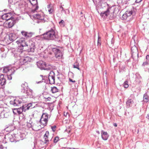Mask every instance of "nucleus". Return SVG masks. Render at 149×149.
Listing matches in <instances>:
<instances>
[{"instance_id": "nucleus-19", "label": "nucleus", "mask_w": 149, "mask_h": 149, "mask_svg": "<svg viewBox=\"0 0 149 149\" xmlns=\"http://www.w3.org/2000/svg\"><path fill=\"white\" fill-rule=\"evenodd\" d=\"M3 71L4 73H7V74L13 72L12 69L9 68L8 67L4 68L3 70Z\"/></svg>"}, {"instance_id": "nucleus-6", "label": "nucleus", "mask_w": 149, "mask_h": 149, "mask_svg": "<svg viewBox=\"0 0 149 149\" xmlns=\"http://www.w3.org/2000/svg\"><path fill=\"white\" fill-rule=\"evenodd\" d=\"M9 112L4 110L3 107H0V118H7L8 117Z\"/></svg>"}, {"instance_id": "nucleus-57", "label": "nucleus", "mask_w": 149, "mask_h": 149, "mask_svg": "<svg viewBox=\"0 0 149 149\" xmlns=\"http://www.w3.org/2000/svg\"><path fill=\"white\" fill-rule=\"evenodd\" d=\"M113 125L115 127H116L117 126V125L116 123H114L113 124Z\"/></svg>"}, {"instance_id": "nucleus-24", "label": "nucleus", "mask_w": 149, "mask_h": 149, "mask_svg": "<svg viewBox=\"0 0 149 149\" xmlns=\"http://www.w3.org/2000/svg\"><path fill=\"white\" fill-rule=\"evenodd\" d=\"M51 91L53 93H54L58 91V89L56 87L54 86L51 87Z\"/></svg>"}, {"instance_id": "nucleus-39", "label": "nucleus", "mask_w": 149, "mask_h": 149, "mask_svg": "<svg viewBox=\"0 0 149 149\" xmlns=\"http://www.w3.org/2000/svg\"><path fill=\"white\" fill-rule=\"evenodd\" d=\"M59 24L62 27H64L65 26V22L63 20H61L59 22Z\"/></svg>"}, {"instance_id": "nucleus-28", "label": "nucleus", "mask_w": 149, "mask_h": 149, "mask_svg": "<svg viewBox=\"0 0 149 149\" xmlns=\"http://www.w3.org/2000/svg\"><path fill=\"white\" fill-rule=\"evenodd\" d=\"M41 118H43L45 119L48 120V116L47 113H43L41 116Z\"/></svg>"}, {"instance_id": "nucleus-32", "label": "nucleus", "mask_w": 149, "mask_h": 149, "mask_svg": "<svg viewBox=\"0 0 149 149\" xmlns=\"http://www.w3.org/2000/svg\"><path fill=\"white\" fill-rule=\"evenodd\" d=\"M24 38H22L18 40L17 41V43L18 44H19L20 45L22 44L24 42L25 40Z\"/></svg>"}, {"instance_id": "nucleus-41", "label": "nucleus", "mask_w": 149, "mask_h": 149, "mask_svg": "<svg viewBox=\"0 0 149 149\" xmlns=\"http://www.w3.org/2000/svg\"><path fill=\"white\" fill-rule=\"evenodd\" d=\"M59 137L58 136H56L54 139V142L55 143H56L59 141Z\"/></svg>"}, {"instance_id": "nucleus-43", "label": "nucleus", "mask_w": 149, "mask_h": 149, "mask_svg": "<svg viewBox=\"0 0 149 149\" xmlns=\"http://www.w3.org/2000/svg\"><path fill=\"white\" fill-rule=\"evenodd\" d=\"M127 17H128L127 16L126 14V13H125V14H124L123 15L122 18L124 19H127Z\"/></svg>"}, {"instance_id": "nucleus-21", "label": "nucleus", "mask_w": 149, "mask_h": 149, "mask_svg": "<svg viewBox=\"0 0 149 149\" xmlns=\"http://www.w3.org/2000/svg\"><path fill=\"white\" fill-rule=\"evenodd\" d=\"M46 78L47 77L45 76L43 77L42 75H40L38 78V80L40 81H38L37 83L38 84L40 83L44 82L43 81L44 80L45 78Z\"/></svg>"}, {"instance_id": "nucleus-46", "label": "nucleus", "mask_w": 149, "mask_h": 149, "mask_svg": "<svg viewBox=\"0 0 149 149\" xmlns=\"http://www.w3.org/2000/svg\"><path fill=\"white\" fill-rule=\"evenodd\" d=\"M64 6V5H63L62 6H60V10L61 11H65L64 10V8L63 7V6Z\"/></svg>"}, {"instance_id": "nucleus-55", "label": "nucleus", "mask_w": 149, "mask_h": 149, "mask_svg": "<svg viewBox=\"0 0 149 149\" xmlns=\"http://www.w3.org/2000/svg\"><path fill=\"white\" fill-rule=\"evenodd\" d=\"M146 118L148 119H149V114H148L147 115V116H146Z\"/></svg>"}, {"instance_id": "nucleus-12", "label": "nucleus", "mask_w": 149, "mask_h": 149, "mask_svg": "<svg viewBox=\"0 0 149 149\" xmlns=\"http://www.w3.org/2000/svg\"><path fill=\"white\" fill-rule=\"evenodd\" d=\"M101 133L102 139L104 140H107L109 136L107 132L102 130Z\"/></svg>"}, {"instance_id": "nucleus-29", "label": "nucleus", "mask_w": 149, "mask_h": 149, "mask_svg": "<svg viewBox=\"0 0 149 149\" xmlns=\"http://www.w3.org/2000/svg\"><path fill=\"white\" fill-rule=\"evenodd\" d=\"M73 67L74 68H76L78 69V70H80V68L79 67V64L77 61L75 62L73 65Z\"/></svg>"}, {"instance_id": "nucleus-33", "label": "nucleus", "mask_w": 149, "mask_h": 149, "mask_svg": "<svg viewBox=\"0 0 149 149\" xmlns=\"http://www.w3.org/2000/svg\"><path fill=\"white\" fill-rule=\"evenodd\" d=\"M126 14L127 17L131 16L132 14L134 13L132 10L130 11H127L125 13Z\"/></svg>"}, {"instance_id": "nucleus-37", "label": "nucleus", "mask_w": 149, "mask_h": 149, "mask_svg": "<svg viewBox=\"0 0 149 149\" xmlns=\"http://www.w3.org/2000/svg\"><path fill=\"white\" fill-rule=\"evenodd\" d=\"M13 74V72H12L10 73H8L7 74V77L8 79L11 80L12 77L11 76V75Z\"/></svg>"}, {"instance_id": "nucleus-59", "label": "nucleus", "mask_w": 149, "mask_h": 149, "mask_svg": "<svg viewBox=\"0 0 149 149\" xmlns=\"http://www.w3.org/2000/svg\"><path fill=\"white\" fill-rule=\"evenodd\" d=\"M50 5H48L47 7L48 8H50Z\"/></svg>"}, {"instance_id": "nucleus-48", "label": "nucleus", "mask_w": 149, "mask_h": 149, "mask_svg": "<svg viewBox=\"0 0 149 149\" xmlns=\"http://www.w3.org/2000/svg\"><path fill=\"white\" fill-rule=\"evenodd\" d=\"M146 61L149 62V55H147L146 57Z\"/></svg>"}, {"instance_id": "nucleus-45", "label": "nucleus", "mask_w": 149, "mask_h": 149, "mask_svg": "<svg viewBox=\"0 0 149 149\" xmlns=\"http://www.w3.org/2000/svg\"><path fill=\"white\" fill-rule=\"evenodd\" d=\"M56 127V125H54L51 126V128L53 131L54 132L55 131Z\"/></svg>"}, {"instance_id": "nucleus-10", "label": "nucleus", "mask_w": 149, "mask_h": 149, "mask_svg": "<svg viewBox=\"0 0 149 149\" xmlns=\"http://www.w3.org/2000/svg\"><path fill=\"white\" fill-rule=\"evenodd\" d=\"M2 18L3 19L6 21L10 20V19H13V18H12L10 13H7L3 15L2 16Z\"/></svg>"}, {"instance_id": "nucleus-15", "label": "nucleus", "mask_w": 149, "mask_h": 149, "mask_svg": "<svg viewBox=\"0 0 149 149\" xmlns=\"http://www.w3.org/2000/svg\"><path fill=\"white\" fill-rule=\"evenodd\" d=\"M7 21L8 22H6V24H7L8 27L9 28L13 26L15 23V21L11 19Z\"/></svg>"}, {"instance_id": "nucleus-20", "label": "nucleus", "mask_w": 149, "mask_h": 149, "mask_svg": "<svg viewBox=\"0 0 149 149\" xmlns=\"http://www.w3.org/2000/svg\"><path fill=\"white\" fill-rule=\"evenodd\" d=\"M133 100L132 99L129 98L126 102L127 107H131L133 104Z\"/></svg>"}, {"instance_id": "nucleus-61", "label": "nucleus", "mask_w": 149, "mask_h": 149, "mask_svg": "<svg viewBox=\"0 0 149 149\" xmlns=\"http://www.w3.org/2000/svg\"><path fill=\"white\" fill-rule=\"evenodd\" d=\"M81 14H82V12H81Z\"/></svg>"}, {"instance_id": "nucleus-4", "label": "nucleus", "mask_w": 149, "mask_h": 149, "mask_svg": "<svg viewBox=\"0 0 149 149\" xmlns=\"http://www.w3.org/2000/svg\"><path fill=\"white\" fill-rule=\"evenodd\" d=\"M37 65L38 67L41 69L49 70L51 69L50 68H46L45 63L42 61L37 62Z\"/></svg>"}, {"instance_id": "nucleus-52", "label": "nucleus", "mask_w": 149, "mask_h": 149, "mask_svg": "<svg viewBox=\"0 0 149 149\" xmlns=\"http://www.w3.org/2000/svg\"><path fill=\"white\" fill-rule=\"evenodd\" d=\"M32 105V104L31 103H30L28 105V107H31Z\"/></svg>"}, {"instance_id": "nucleus-38", "label": "nucleus", "mask_w": 149, "mask_h": 149, "mask_svg": "<svg viewBox=\"0 0 149 149\" xmlns=\"http://www.w3.org/2000/svg\"><path fill=\"white\" fill-rule=\"evenodd\" d=\"M101 45V38L99 36H98L97 40V46H100Z\"/></svg>"}, {"instance_id": "nucleus-14", "label": "nucleus", "mask_w": 149, "mask_h": 149, "mask_svg": "<svg viewBox=\"0 0 149 149\" xmlns=\"http://www.w3.org/2000/svg\"><path fill=\"white\" fill-rule=\"evenodd\" d=\"M49 135V133L48 131H47L44 135V143H48L49 140L48 139V136Z\"/></svg>"}, {"instance_id": "nucleus-60", "label": "nucleus", "mask_w": 149, "mask_h": 149, "mask_svg": "<svg viewBox=\"0 0 149 149\" xmlns=\"http://www.w3.org/2000/svg\"><path fill=\"white\" fill-rule=\"evenodd\" d=\"M140 78L141 79V77L140 76Z\"/></svg>"}, {"instance_id": "nucleus-49", "label": "nucleus", "mask_w": 149, "mask_h": 149, "mask_svg": "<svg viewBox=\"0 0 149 149\" xmlns=\"http://www.w3.org/2000/svg\"><path fill=\"white\" fill-rule=\"evenodd\" d=\"M40 120H42L43 121H45V122H48V120L47 119H45L43 118H41Z\"/></svg>"}, {"instance_id": "nucleus-23", "label": "nucleus", "mask_w": 149, "mask_h": 149, "mask_svg": "<svg viewBox=\"0 0 149 149\" xmlns=\"http://www.w3.org/2000/svg\"><path fill=\"white\" fill-rule=\"evenodd\" d=\"M143 99V101L145 102H148L149 100V96L146 93L144 95Z\"/></svg>"}, {"instance_id": "nucleus-47", "label": "nucleus", "mask_w": 149, "mask_h": 149, "mask_svg": "<svg viewBox=\"0 0 149 149\" xmlns=\"http://www.w3.org/2000/svg\"><path fill=\"white\" fill-rule=\"evenodd\" d=\"M46 100L50 101L51 100V98L50 97H44Z\"/></svg>"}, {"instance_id": "nucleus-3", "label": "nucleus", "mask_w": 149, "mask_h": 149, "mask_svg": "<svg viewBox=\"0 0 149 149\" xmlns=\"http://www.w3.org/2000/svg\"><path fill=\"white\" fill-rule=\"evenodd\" d=\"M114 9H115V8L114 6L108 7L106 11L103 12H102L100 13V15L102 18L105 19L109 15L111 10V9L114 10Z\"/></svg>"}, {"instance_id": "nucleus-17", "label": "nucleus", "mask_w": 149, "mask_h": 149, "mask_svg": "<svg viewBox=\"0 0 149 149\" xmlns=\"http://www.w3.org/2000/svg\"><path fill=\"white\" fill-rule=\"evenodd\" d=\"M0 83L3 86L6 83V79L4 78V75L2 74H0Z\"/></svg>"}, {"instance_id": "nucleus-35", "label": "nucleus", "mask_w": 149, "mask_h": 149, "mask_svg": "<svg viewBox=\"0 0 149 149\" xmlns=\"http://www.w3.org/2000/svg\"><path fill=\"white\" fill-rule=\"evenodd\" d=\"M21 33L24 36L27 38V32L23 31L21 32Z\"/></svg>"}, {"instance_id": "nucleus-22", "label": "nucleus", "mask_w": 149, "mask_h": 149, "mask_svg": "<svg viewBox=\"0 0 149 149\" xmlns=\"http://www.w3.org/2000/svg\"><path fill=\"white\" fill-rule=\"evenodd\" d=\"M34 17L38 19L42 20L44 19V17L39 14H36L34 15Z\"/></svg>"}, {"instance_id": "nucleus-9", "label": "nucleus", "mask_w": 149, "mask_h": 149, "mask_svg": "<svg viewBox=\"0 0 149 149\" xmlns=\"http://www.w3.org/2000/svg\"><path fill=\"white\" fill-rule=\"evenodd\" d=\"M30 44L29 45V46H28V47H27V51L29 52H33L36 48L35 43L32 41H31L30 42Z\"/></svg>"}, {"instance_id": "nucleus-18", "label": "nucleus", "mask_w": 149, "mask_h": 149, "mask_svg": "<svg viewBox=\"0 0 149 149\" xmlns=\"http://www.w3.org/2000/svg\"><path fill=\"white\" fill-rule=\"evenodd\" d=\"M16 36L15 34L10 33L9 34V39L10 41H13L15 40L16 39Z\"/></svg>"}, {"instance_id": "nucleus-54", "label": "nucleus", "mask_w": 149, "mask_h": 149, "mask_svg": "<svg viewBox=\"0 0 149 149\" xmlns=\"http://www.w3.org/2000/svg\"><path fill=\"white\" fill-rule=\"evenodd\" d=\"M17 111L19 114H21L22 112V111H19V109H17Z\"/></svg>"}, {"instance_id": "nucleus-16", "label": "nucleus", "mask_w": 149, "mask_h": 149, "mask_svg": "<svg viewBox=\"0 0 149 149\" xmlns=\"http://www.w3.org/2000/svg\"><path fill=\"white\" fill-rule=\"evenodd\" d=\"M27 126L29 127H32L33 130L36 131H37L40 130L39 129L37 128V125L35 124L33 125V126H32L31 124L30 123H27Z\"/></svg>"}, {"instance_id": "nucleus-1", "label": "nucleus", "mask_w": 149, "mask_h": 149, "mask_svg": "<svg viewBox=\"0 0 149 149\" xmlns=\"http://www.w3.org/2000/svg\"><path fill=\"white\" fill-rule=\"evenodd\" d=\"M25 85H27V83L23 84L21 85L23 88L22 89V93L24 94H25L27 97H29L34 100L35 102H37L39 100V96L31 89L29 88L27 89V88L24 87Z\"/></svg>"}, {"instance_id": "nucleus-8", "label": "nucleus", "mask_w": 149, "mask_h": 149, "mask_svg": "<svg viewBox=\"0 0 149 149\" xmlns=\"http://www.w3.org/2000/svg\"><path fill=\"white\" fill-rule=\"evenodd\" d=\"M22 102V99L18 98H16L13 100H11L10 102V104L14 106H19Z\"/></svg>"}, {"instance_id": "nucleus-7", "label": "nucleus", "mask_w": 149, "mask_h": 149, "mask_svg": "<svg viewBox=\"0 0 149 149\" xmlns=\"http://www.w3.org/2000/svg\"><path fill=\"white\" fill-rule=\"evenodd\" d=\"M55 74L54 72L50 71L48 76V79L50 84H54L55 83Z\"/></svg>"}, {"instance_id": "nucleus-44", "label": "nucleus", "mask_w": 149, "mask_h": 149, "mask_svg": "<svg viewBox=\"0 0 149 149\" xmlns=\"http://www.w3.org/2000/svg\"><path fill=\"white\" fill-rule=\"evenodd\" d=\"M38 6L37 5H36V7L35 9H32V12L33 13L35 12L38 9Z\"/></svg>"}, {"instance_id": "nucleus-40", "label": "nucleus", "mask_w": 149, "mask_h": 149, "mask_svg": "<svg viewBox=\"0 0 149 149\" xmlns=\"http://www.w3.org/2000/svg\"><path fill=\"white\" fill-rule=\"evenodd\" d=\"M54 11V10L53 7H52L50 9L48 10V12L50 14L53 13Z\"/></svg>"}, {"instance_id": "nucleus-50", "label": "nucleus", "mask_w": 149, "mask_h": 149, "mask_svg": "<svg viewBox=\"0 0 149 149\" xmlns=\"http://www.w3.org/2000/svg\"><path fill=\"white\" fill-rule=\"evenodd\" d=\"M69 80L70 81L72 82L73 83H74L76 82L75 80L73 81L72 79L70 78H69Z\"/></svg>"}, {"instance_id": "nucleus-2", "label": "nucleus", "mask_w": 149, "mask_h": 149, "mask_svg": "<svg viewBox=\"0 0 149 149\" xmlns=\"http://www.w3.org/2000/svg\"><path fill=\"white\" fill-rule=\"evenodd\" d=\"M42 36L44 39L49 40H56L57 38L55 31L52 29L43 34Z\"/></svg>"}, {"instance_id": "nucleus-58", "label": "nucleus", "mask_w": 149, "mask_h": 149, "mask_svg": "<svg viewBox=\"0 0 149 149\" xmlns=\"http://www.w3.org/2000/svg\"><path fill=\"white\" fill-rule=\"evenodd\" d=\"M3 86L0 83V89L2 88Z\"/></svg>"}, {"instance_id": "nucleus-26", "label": "nucleus", "mask_w": 149, "mask_h": 149, "mask_svg": "<svg viewBox=\"0 0 149 149\" xmlns=\"http://www.w3.org/2000/svg\"><path fill=\"white\" fill-rule=\"evenodd\" d=\"M28 46L29 45L28 43L26 42L25 40L24 42H23L20 45V47H21V49H23L22 48L23 47H28Z\"/></svg>"}, {"instance_id": "nucleus-27", "label": "nucleus", "mask_w": 149, "mask_h": 149, "mask_svg": "<svg viewBox=\"0 0 149 149\" xmlns=\"http://www.w3.org/2000/svg\"><path fill=\"white\" fill-rule=\"evenodd\" d=\"M9 138L10 141L11 142H14L15 141L16 142L15 139V137L14 135V136L12 135H10Z\"/></svg>"}, {"instance_id": "nucleus-25", "label": "nucleus", "mask_w": 149, "mask_h": 149, "mask_svg": "<svg viewBox=\"0 0 149 149\" xmlns=\"http://www.w3.org/2000/svg\"><path fill=\"white\" fill-rule=\"evenodd\" d=\"M40 124H41V126L42 128L46 126L47 123V122L41 120H40Z\"/></svg>"}, {"instance_id": "nucleus-31", "label": "nucleus", "mask_w": 149, "mask_h": 149, "mask_svg": "<svg viewBox=\"0 0 149 149\" xmlns=\"http://www.w3.org/2000/svg\"><path fill=\"white\" fill-rule=\"evenodd\" d=\"M29 2L32 5H36L38 3L37 0H32L31 1V0L29 1Z\"/></svg>"}, {"instance_id": "nucleus-11", "label": "nucleus", "mask_w": 149, "mask_h": 149, "mask_svg": "<svg viewBox=\"0 0 149 149\" xmlns=\"http://www.w3.org/2000/svg\"><path fill=\"white\" fill-rule=\"evenodd\" d=\"M31 61V59L30 57L28 56L20 60V64L21 65L25 64L28 62H30Z\"/></svg>"}, {"instance_id": "nucleus-62", "label": "nucleus", "mask_w": 149, "mask_h": 149, "mask_svg": "<svg viewBox=\"0 0 149 149\" xmlns=\"http://www.w3.org/2000/svg\"><path fill=\"white\" fill-rule=\"evenodd\" d=\"M57 78H58V79H59V77H57Z\"/></svg>"}, {"instance_id": "nucleus-36", "label": "nucleus", "mask_w": 149, "mask_h": 149, "mask_svg": "<svg viewBox=\"0 0 149 149\" xmlns=\"http://www.w3.org/2000/svg\"><path fill=\"white\" fill-rule=\"evenodd\" d=\"M123 86L125 88H127L129 86L128 81H125L123 84Z\"/></svg>"}, {"instance_id": "nucleus-5", "label": "nucleus", "mask_w": 149, "mask_h": 149, "mask_svg": "<svg viewBox=\"0 0 149 149\" xmlns=\"http://www.w3.org/2000/svg\"><path fill=\"white\" fill-rule=\"evenodd\" d=\"M52 51L55 54L56 58L60 59L62 57V54L59 48H53L52 49Z\"/></svg>"}, {"instance_id": "nucleus-53", "label": "nucleus", "mask_w": 149, "mask_h": 149, "mask_svg": "<svg viewBox=\"0 0 149 149\" xmlns=\"http://www.w3.org/2000/svg\"><path fill=\"white\" fill-rule=\"evenodd\" d=\"M146 93L148 95L149 97V89H148V91Z\"/></svg>"}, {"instance_id": "nucleus-34", "label": "nucleus", "mask_w": 149, "mask_h": 149, "mask_svg": "<svg viewBox=\"0 0 149 149\" xmlns=\"http://www.w3.org/2000/svg\"><path fill=\"white\" fill-rule=\"evenodd\" d=\"M33 33L32 32H28L27 33V38H31L33 35Z\"/></svg>"}, {"instance_id": "nucleus-30", "label": "nucleus", "mask_w": 149, "mask_h": 149, "mask_svg": "<svg viewBox=\"0 0 149 149\" xmlns=\"http://www.w3.org/2000/svg\"><path fill=\"white\" fill-rule=\"evenodd\" d=\"M114 13L115 10H114L113 11L112 13H111V15H110L109 17V19H112L116 17V15Z\"/></svg>"}, {"instance_id": "nucleus-42", "label": "nucleus", "mask_w": 149, "mask_h": 149, "mask_svg": "<svg viewBox=\"0 0 149 149\" xmlns=\"http://www.w3.org/2000/svg\"><path fill=\"white\" fill-rule=\"evenodd\" d=\"M149 64V62L146 61L144 62L142 64L143 66H145L146 65H148Z\"/></svg>"}, {"instance_id": "nucleus-13", "label": "nucleus", "mask_w": 149, "mask_h": 149, "mask_svg": "<svg viewBox=\"0 0 149 149\" xmlns=\"http://www.w3.org/2000/svg\"><path fill=\"white\" fill-rule=\"evenodd\" d=\"M131 52H132V56L135 54L136 55H138V51L137 47L135 46H134L131 47Z\"/></svg>"}, {"instance_id": "nucleus-51", "label": "nucleus", "mask_w": 149, "mask_h": 149, "mask_svg": "<svg viewBox=\"0 0 149 149\" xmlns=\"http://www.w3.org/2000/svg\"><path fill=\"white\" fill-rule=\"evenodd\" d=\"M142 1V0H136L135 2L137 3H139L141 2Z\"/></svg>"}, {"instance_id": "nucleus-56", "label": "nucleus", "mask_w": 149, "mask_h": 149, "mask_svg": "<svg viewBox=\"0 0 149 149\" xmlns=\"http://www.w3.org/2000/svg\"><path fill=\"white\" fill-rule=\"evenodd\" d=\"M3 147L2 145H0V149H3Z\"/></svg>"}]
</instances>
